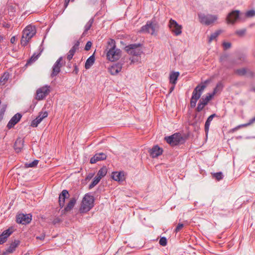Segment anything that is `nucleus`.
Here are the masks:
<instances>
[{
  "instance_id": "obj_1",
  "label": "nucleus",
  "mask_w": 255,
  "mask_h": 255,
  "mask_svg": "<svg viewBox=\"0 0 255 255\" xmlns=\"http://www.w3.org/2000/svg\"><path fill=\"white\" fill-rule=\"evenodd\" d=\"M190 122H188V125L186 123L185 124V126L187 128V133H184V135H182L181 133L179 132L175 133L171 135L165 137V140L171 146H175L184 143L185 140L190 135Z\"/></svg>"
},
{
  "instance_id": "obj_2",
  "label": "nucleus",
  "mask_w": 255,
  "mask_h": 255,
  "mask_svg": "<svg viewBox=\"0 0 255 255\" xmlns=\"http://www.w3.org/2000/svg\"><path fill=\"white\" fill-rule=\"evenodd\" d=\"M107 59L111 61H115L120 59L121 55V51L116 48L115 40L110 39L108 42L107 46Z\"/></svg>"
},
{
  "instance_id": "obj_3",
  "label": "nucleus",
  "mask_w": 255,
  "mask_h": 255,
  "mask_svg": "<svg viewBox=\"0 0 255 255\" xmlns=\"http://www.w3.org/2000/svg\"><path fill=\"white\" fill-rule=\"evenodd\" d=\"M245 60L246 56L243 54H238L237 58L232 60H229L227 55H223L220 57L222 64L227 69H231L235 65L242 64Z\"/></svg>"
},
{
  "instance_id": "obj_4",
  "label": "nucleus",
  "mask_w": 255,
  "mask_h": 255,
  "mask_svg": "<svg viewBox=\"0 0 255 255\" xmlns=\"http://www.w3.org/2000/svg\"><path fill=\"white\" fill-rule=\"evenodd\" d=\"M94 196L90 193H86L82 201L80 212L84 213L89 211L94 207Z\"/></svg>"
},
{
  "instance_id": "obj_5",
  "label": "nucleus",
  "mask_w": 255,
  "mask_h": 255,
  "mask_svg": "<svg viewBox=\"0 0 255 255\" xmlns=\"http://www.w3.org/2000/svg\"><path fill=\"white\" fill-rule=\"evenodd\" d=\"M36 34V29L35 26L31 25H27L23 30L21 44L22 46L27 45L29 41Z\"/></svg>"
},
{
  "instance_id": "obj_6",
  "label": "nucleus",
  "mask_w": 255,
  "mask_h": 255,
  "mask_svg": "<svg viewBox=\"0 0 255 255\" xmlns=\"http://www.w3.org/2000/svg\"><path fill=\"white\" fill-rule=\"evenodd\" d=\"M141 46L142 44L140 43L131 44L126 46L125 49L128 54L138 56L142 53Z\"/></svg>"
},
{
  "instance_id": "obj_7",
  "label": "nucleus",
  "mask_w": 255,
  "mask_h": 255,
  "mask_svg": "<svg viewBox=\"0 0 255 255\" xmlns=\"http://www.w3.org/2000/svg\"><path fill=\"white\" fill-rule=\"evenodd\" d=\"M199 21L203 24L209 25L213 23L218 18L217 15L212 14H205L203 13L198 14Z\"/></svg>"
},
{
  "instance_id": "obj_8",
  "label": "nucleus",
  "mask_w": 255,
  "mask_h": 255,
  "mask_svg": "<svg viewBox=\"0 0 255 255\" xmlns=\"http://www.w3.org/2000/svg\"><path fill=\"white\" fill-rule=\"evenodd\" d=\"M206 87L205 84L201 83L194 89L192 92V108L196 106L197 101L200 98Z\"/></svg>"
},
{
  "instance_id": "obj_9",
  "label": "nucleus",
  "mask_w": 255,
  "mask_h": 255,
  "mask_svg": "<svg viewBox=\"0 0 255 255\" xmlns=\"http://www.w3.org/2000/svg\"><path fill=\"white\" fill-rule=\"evenodd\" d=\"M168 26L170 31L176 36L180 35L182 32V26L172 18L169 20Z\"/></svg>"
},
{
  "instance_id": "obj_10",
  "label": "nucleus",
  "mask_w": 255,
  "mask_h": 255,
  "mask_svg": "<svg viewBox=\"0 0 255 255\" xmlns=\"http://www.w3.org/2000/svg\"><path fill=\"white\" fill-rule=\"evenodd\" d=\"M50 86L45 85L36 91V99L38 100H43L50 92Z\"/></svg>"
},
{
  "instance_id": "obj_11",
  "label": "nucleus",
  "mask_w": 255,
  "mask_h": 255,
  "mask_svg": "<svg viewBox=\"0 0 255 255\" xmlns=\"http://www.w3.org/2000/svg\"><path fill=\"white\" fill-rule=\"evenodd\" d=\"M16 222L22 225L29 224L32 220V215L30 214H19L16 217Z\"/></svg>"
},
{
  "instance_id": "obj_12",
  "label": "nucleus",
  "mask_w": 255,
  "mask_h": 255,
  "mask_svg": "<svg viewBox=\"0 0 255 255\" xmlns=\"http://www.w3.org/2000/svg\"><path fill=\"white\" fill-rule=\"evenodd\" d=\"M240 11L239 10H232L228 13L226 21L228 23H235L240 18Z\"/></svg>"
},
{
  "instance_id": "obj_13",
  "label": "nucleus",
  "mask_w": 255,
  "mask_h": 255,
  "mask_svg": "<svg viewBox=\"0 0 255 255\" xmlns=\"http://www.w3.org/2000/svg\"><path fill=\"white\" fill-rule=\"evenodd\" d=\"M62 60L63 58L60 57L53 65L52 73L51 74V77L52 78L56 77L60 72L61 68L62 66V64L61 63Z\"/></svg>"
},
{
  "instance_id": "obj_14",
  "label": "nucleus",
  "mask_w": 255,
  "mask_h": 255,
  "mask_svg": "<svg viewBox=\"0 0 255 255\" xmlns=\"http://www.w3.org/2000/svg\"><path fill=\"white\" fill-rule=\"evenodd\" d=\"M22 115L20 113L15 114L8 122L6 127L10 129L12 128L20 120Z\"/></svg>"
},
{
  "instance_id": "obj_15",
  "label": "nucleus",
  "mask_w": 255,
  "mask_h": 255,
  "mask_svg": "<svg viewBox=\"0 0 255 255\" xmlns=\"http://www.w3.org/2000/svg\"><path fill=\"white\" fill-rule=\"evenodd\" d=\"M20 243L19 240H14V242L10 244L9 247L2 253V255H8L13 253L15 251L16 248L19 245Z\"/></svg>"
},
{
  "instance_id": "obj_16",
  "label": "nucleus",
  "mask_w": 255,
  "mask_h": 255,
  "mask_svg": "<svg viewBox=\"0 0 255 255\" xmlns=\"http://www.w3.org/2000/svg\"><path fill=\"white\" fill-rule=\"evenodd\" d=\"M48 116V113L46 111L40 112L38 116L34 120H33L30 126L32 127H37L38 125L42 121L43 119Z\"/></svg>"
},
{
  "instance_id": "obj_17",
  "label": "nucleus",
  "mask_w": 255,
  "mask_h": 255,
  "mask_svg": "<svg viewBox=\"0 0 255 255\" xmlns=\"http://www.w3.org/2000/svg\"><path fill=\"white\" fill-rule=\"evenodd\" d=\"M13 233L12 228H8L4 230L0 234V245H2L7 241L8 237Z\"/></svg>"
},
{
  "instance_id": "obj_18",
  "label": "nucleus",
  "mask_w": 255,
  "mask_h": 255,
  "mask_svg": "<svg viewBox=\"0 0 255 255\" xmlns=\"http://www.w3.org/2000/svg\"><path fill=\"white\" fill-rule=\"evenodd\" d=\"M162 148H160L157 145L153 146L149 150L150 155L152 158L157 157L162 154Z\"/></svg>"
},
{
  "instance_id": "obj_19",
  "label": "nucleus",
  "mask_w": 255,
  "mask_h": 255,
  "mask_svg": "<svg viewBox=\"0 0 255 255\" xmlns=\"http://www.w3.org/2000/svg\"><path fill=\"white\" fill-rule=\"evenodd\" d=\"M107 155L103 152L97 153L95 155L90 159V163L92 164L95 163L97 161L106 159Z\"/></svg>"
},
{
  "instance_id": "obj_20",
  "label": "nucleus",
  "mask_w": 255,
  "mask_h": 255,
  "mask_svg": "<svg viewBox=\"0 0 255 255\" xmlns=\"http://www.w3.org/2000/svg\"><path fill=\"white\" fill-rule=\"evenodd\" d=\"M69 197L68 191L67 190H63L59 196V203L61 208H63L65 204V201L66 198Z\"/></svg>"
},
{
  "instance_id": "obj_21",
  "label": "nucleus",
  "mask_w": 255,
  "mask_h": 255,
  "mask_svg": "<svg viewBox=\"0 0 255 255\" xmlns=\"http://www.w3.org/2000/svg\"><path fill=\"white\" fill-rule=\"evenodd\" d=\"M24 140L20 137L17 138L14 144V149L17 153L20 152L24 146Z\"/></svg>"
},
{
  "instance_id": "obj_22",
  "label": "nucleus",
  "mask_w": 255,
  "mask_h": 255,
  "mask_svg": "<svg viewBox=\"0 0 255 255\" xmlns=\"http://www.w3.org/2000/svg\"><path fill=\"white\" fill-rule=\"evenodd\" d=\"M79 41H77L74 45L69 50L67 56V58L69 61H70L72 59L76 51L79 49Z\"/></svg>"
},
{
  "instance_id": "obj_23",
  "label": "nucleus",
  "mask_w": 255,
  "mask_h": 255,
  "mask_svg": "<svg viewBox=\"0 0 255 255\" xmlns=\"http://www.w3.org/2000/svg\"><path fill=\"white\" fill-rule=\"evenodd\" d=\"M180 73L179 72L172 71L169 74V82L172 85H176Z\"/></svg>"
},
{
  "instance_id": "obj_24",
  "label": "nucleus",
  "mask_w": 255,
  "mask_h": 255,
  "mask_svg": "<svg viewBox=\"0 0 255 255\" xmlns=\"http://www.w3.org/2000/svg\"><path fill=\"white\" fill-rule=\"evenodd\" d=\"M122 68V66L121 64H116L109 68V71L112 75H115L121 71Z\"/></svg>"
},
{
  "instance_id": "obj_25",
  "label": "nucleus",
  "mask_w": 255,
  "mask_h": 255,
  "mask_svg": "<svg viewBox=\"0 0 255 255\" xmlns=\"http://www.w3.org/2000/svg\"><path fill=\"white\" fill-rule=\"evenodd\" d=\"M235 73L239 76H244L247 74L248 76L250 77H253L254 74L252 71H247V69L245 68L235 70Z\"/></svg>"
},
{
  "instance_id": "obj_26",
  "label": "nucleus",
  "mask_w": 255,
  "mask_h": 255,
  "mask_svg": "<svg viewBox=\"0 0 255 255\" xmlns=\"http://www.w3.org/2000/svg\"><path fill=\"white\" fill-rule=\"evenodd\" d=\"M77 199L74 197L72 198L69 202L68 203L67 206L64 208L65 212H69L71 211L74 207Z\"/></svg>"
},
{
  "instance_id": "obj_27",
  "label": "nucleus",
  "mask_w": 255,
  "mask_h": 255,
  "mask_svg": "<svg viewBox=\"0 0 255 255\" xmlns=\"http://www.w3.org/2000/svg\"><path fill=\"white\" fill-rule=\"evenodd\" d=\"M158 24L156 22L153 20L150 21V30L152 35H157L156 31L158 30Z\"/></svg>"
},
{
  "instance_id": "obj_28",
  "label": "nucleus",
  "mask_w": 255,
  "mask_h": 255,
  "mask_svg": "<svg viewBox=\"0 0 255 255\" xmlns=\"http://www.w3.org/2000/svg\"><path fill=\"white\" fill-rule=\"evenodd\" d=\"M217 117L216 114H213L210 115L207 119L205 124V131L206 133L209 131V127L211 121L213 120L214 117Z\"/></svg>"
},
{
  "instance_id": "obj_29",
  "label": "nucleus",
  "mask_w": 255,
  "mask_h": 255,
  "mask_svg": "<svg viewBox=\"0 0 255 255\" xmlns=\"http://www.w3.org/2000/svg\"><path fill=\"white\" fill-rule=\"evenodd\" d=\"M95 61V58L94 55L90 56L86 60L85 68L86 69H89L94 63Z\"/></svg>"
},
{
  "instance_id": "obj_30",
  "label": "nucleus",
  "mask_w": 255,
  "mask_h": 255,
  "mask_svg": "<svg viewBox=\"0 0 255 255\" xmlns=\"http://www.w3.org/2000/svg\"><path fill=\"white\" fill-rule=\"evenodd\" d=\"M112 178L118 181H123L125 179L124 175L121 172H115L112 174Z\"/></svg>"
},
{
  "instance_id": "obj_31",
  "label": "nucleus",
  "mask_w": 255,
  "mask_h": 255,
  "mask_svg": "<svg viewBox=\"0 0 255 255\" xmlns=\"http://www.w3.org/2000/svg\"><path fill=\"white\" fill-rule=\"evenodd\" d=\"M140 32L146 33H150V21H147L145 25L142 26L140 30Z\"/></svg>"
},
{
  "instance_id": "obj_32",
  "label": "nucleus",
  "mask_w": 255,
  "mask_h": 255,
  "mask_svg": "<svg viewBox=\"0 0 255 255\" xmlns=\"http://www.w3.org/2000/svg\"><path fill=\"white\" fill-rule=\"evenodd\" d=\"M207 104L208 103L206 101L201 98L198 104L196 110L198 112L201 111L204 109V107L207 105Z\"/></svg>"
},
{
  "instance_id": "obj_33",
  "label": "nucleus",
  "mask_w": 255,
  "mask_h": 255,
  "mask_svg": "<svg viewBox=\"0 0 255 255\" xmlns=\"http://www.w3.org/2000/svg\"><path fill=\"white\" fill-rule=\"evenodd\" d=\"M107 173V167L104 166L101 168H100V169L98 171L97 176L99 177H101V179H102L106 175Z\"/></svg>"
},
{
  "instance_id": "obj_34",
  "label": "nucleus",
  "mask_w": 255,
  "mask_h": 255,
  "mask_svg": "<svg viewBox=\"0 0 255 255\" xmlns=\"http://www.w3.org/2000/svg\"><path fill=\"white\" fill-rule=\"evenodd\" d=\"M94 18H91L89 21L85 25V30L83 33V34H85L91 28L93 22H94Z\"/></svg>"
},
{
  "instance_id": "obj_35",
  "label": "nucleus",
  "mask_w": 255,
  "mask_h": 255,
  "mask_svg": "<svg viewBox=\"0 0 255 255\" xmlns=\"http://www.w3.org/2000/svg\"><path fill=\"white\" fill-rule=\"evenodd\" d=\"M9 77L8 73L5 72L0 78V85H4Z\"/></svg>"
},
{
  "instance_id": "obj_36",
  "label": "nucleus",
  "mask_w": 255,
  "mask_h": 255,
  "mask_svg": "<svg viewBox=\"0 0 255 255\" xmlns=\"http://www.w3.org/2000/svg\"><path fill=\"white\" fill-rule=\"evenodd\" d=\"M40 54L34 53L31 58L27 61L26 65L30 64L35 62L39 57Z\"/></svg>"
},
{
  "instance_id": "obj_37",
  "label": "nucleus",
  "mask_w": 255,
  "mask_h": 255,
  "mask_svg": "<svg viewBox=\"0 0 255 255\" xmlns=\"http://www.w3.org/2000/svg\"><path fill=\"white\" fill-rule=\"evenodd\" d=\"M221 32V30H217L216 32L212 33L209 38L208 42L210 43L213 40L216 39V38L219 35Z\"/></svg>"
},
{
  "instance_id": "obj_38",
  "label": "nucleus",
  "mask_w": 255,
  "mask_h": 255,
  "mask_svg": "<svg viewBox=\"0 0 255 255\" xmlns=\"http://www.w3.org/2000/svg\"><path fill=\"white\" fill-rule=\"evenodd\" d=\"M101 177H99L97 176H96L93 179V181L91 182V183L89 185V188L90 189L93 188L94 187H95L100 181Z\"/></svg>"
},
{
  "instance_id": "obj_39",
  "label": "nucleus",
  "mask_w": 255,
  "mask_h": 255,
  "mask_svg": "<svg viewBox=\"0 0 255 255\" xmlns=\"http://www.w3.org/2000/svg\"><path fill=\"white\" fill-rule=\"evenodd\" d=\"M39 160L37 159H35L32 162L30 163H26L25 164V167L26 168L29 167H36L38 163Z\"/></svg>"
},
{
  "instance_id": "obj_40",
  "label": "nucleus",
  "mask_w": 255,
  "mask_h": 255,
  "mask_svg": "<svg viewBox=\"0 0 255 255\" xmlns=\"http://www.w3.org/2000/svg\"><path fill=\"white\" fill-rule=\"evenodd\" d=\"M215 95V92H212V93H208V95L206 96L205 98H204V96L202 98L205 101H206L207 103L211 100V99L213 98V97Z\"/></svg>"
},
{
  "instance_id": "obj_41",
  "label": "nucleus",
  "mask_w": 255,
  "mask_h": 255,
  "mask_svg": "<svg viewBox=\"0 0 255 255\" xmlns=\"http://www.w3.org/2000/svg\"><path fill=\"white\" fill-rule=\"evenodd\" d=\"M213 177L218 181H220L223 178L224 176L222 172H219L215 173L213 175Z\"/></svg>"
},
{
  "instance_id": "obj_42",
  "label": "nucleus",
  "mask_w": 255,
  "mask_h": 255,
  "mask_svg": "<svg viewBox=\"0 0 255 255\" xmlns=\"http://www.w3.org/2000/svg\"><path fill=\"white\" fill-rule=\"evenodd\" d=\"M246 16L248 17H252L255 16V10H250L246 13Z\"/></svg>"
},
{
  "instance_id": "obj_43",
  "label": "nucleus",
  "mask_w": 255,
  "mask_h": 255,
  "mask_svg": "<svg viewBox=\"0 0 255 255\" xmlns=\"http://www.w3.org/2000/svg\"><path fill=\"white\" fill-rule=\"evenodd\" d=\"M159 244L162 246H165L167 245V239L165 237H161L159 242Z\"/></svg>"
},
{
  "instance_id": "obj_44",
  "label": "nucleus",
  "mask_w": 255,
  "mask_h": 255,
  "mask_svg": "<svg viewBox=\"0 0 255 255\" xmlns=\"http://www.w3.org/2000/svg\"><path fill=\"white\" fill-rule=\"evenodd\" d=\"M222 89V86L221 84H218L216 87L214 89L213 92H215V95L217 94L218 92L221 91Z\"/></svg>"
},
{
  "instance_id": "obj_45",
  "label": "nucleus",
  "mask_w": 255,
  "mask_h": 255,
  "mask_svg": "<svg viewBox=\"0 0 255 255\" xmlns=\"http://www.w3.org/2000/svg\"><path fill=\"white\" fill-rule=\"evenodd\" d=\"M246 31V30L245 29H240V30H237L235 32V33L237 35H238V36L241 37V36H243L245 34Z\"/></svg>"
},
{
  "instance_id": "obj_46",
  "label": "nucleus",
  "mask_w": 255,
  "mask_h": 255,
  "mask_svg": "<svg viewBox=\"0 0 255 255\" xmlns=\"http://www.w3.org/2000/svg\"><path fill=\"white\" fill-rule=\"evenodd\" d=\"M223 46L225 50L229 49L231 47V43L228 42H224L223 43Z\"/></svg>"
},
{
  "instance_id": "obj_47",
  "label": "nucleus",
  "mask_w": 255,
  "mask_h": 255,
  "mask_svg": "<svg viewBox=\"0 0 255 255\" xmlns=\"http://www.w3.org/2000/svg\"><path fill=\"white\" fill-rule=\"evenodd\" d=\"M254 122H255V117L253 118L252 119H250L248 123L243 124V126L246 127L250 126L251 125L253 124Z\"/></svg>"
},
{
  "instance_id": "obj_48",
  "label": "nucleus",
  "mask_w": 255,
  "mask_h": 255,
  "mask_svg": "<svg viewBox=\"0 0 255 255\" xmlns=\"http://www.w3.org/2000/svg\"><path fill=\"white\" fill-rule=\"evenodd\" d=\"M183 226H184L183 224H182V223L178 224V225L176 226L174 232L176 233L179 232L182 229V228L183 227Z\"/></svg>"
},
{
  "instance_id": "obj_49",
  "label": "nucleus",
  "mask_w": 255,
  "mask_h": 255,
  "mask_svg": "<svg viewBox=\"0 0 255 255\" xmlns=\"http://www.w3.org/2000/svg\"><path fill=\"white\" fill-rule=\"evenodd\" d=\"M92 42L91 41H88L87 43H86V44L85 45V50L86 51H88L89 50H90V49L91 48V46H92Z\"/></svg>"
},
{
  "instance_id": "obj_50",
  "label": "nucleus",
  "mask_w": 255,
  "mask_h": 255,
  "mask_svg": "<svg viewBox=\"0 0 255 255\" xmlns=\"http://www.w3.org/2000/svg\"><path fill=\"white\" fill-rule=\"evenodd\" d=\"M74 69L73 71V73L77 74L79 72V68L76 64H74Z\"/></svg>"
},
{
  "instance_id": "obj_51",
  "label": "nucleus",
  "mask_w": 255,
  "mask_h": 255,
  "mask_svg": "<svg viewBox=\"0 0 255 255\" xmlns=\"http://www.w3.org/2000/svg\"><path fill=\"white\" fill-rule=\"evenodd\" d=\"M175 85H172L170 89H169V93H168V94H170L172 93V92L174 90V88H175Z\"/></svg>"
},
{
  "instance_id": "obj_52",
  "label": "nucleus",
  "mask_w": 255,
  "mask_h": 255,
  "mask_svg": "<svg viewBox=\"0 0 255 255\" xmlns=\"http://www.w3.org/2000/svg\"><path fill=\"white\" fill-rule=\"evenodd\" d=\"M43 49H44V48L43 47V45H42V44H41L39 47V52L38 54H40V55H41V53L42 52V51H43Z\"/></svg>"
},
{
  "instance_id": "obj_53",
  "label": "nucleus",
  "mask_w": 255,
  "mask_h": 255,
  "mask_svg": "<svg viewBox=\"0 0 255 255\" xmlns=\"http://www.w3.org/2000/svg\"><path fill=\"white\" fill-rule=\"evenodd\" d=\"M242 127H244V126H243V125H239V126L236 127V128H233L232 129V131H235L238 130V129H239L240 128H242Z\"/></svg>"
},
{
  "instance_id": "obj_54",
  "label": "nucleus",
  "mask_w": 255,
  "mask_h": 255,
  "mask_svg": "<svg viewBox=\"0 0 255 255\" xmlns=\"http://www.w3.org/2000/svg\"><path fill=\"white\" fill-rule=\"evenodd\" d=\"M44 238H45V235L42 234V235H40V236L37 237L36 239L40 240H44Z\"/></svg>"
},
{
  "instance_id": "obj_55",
  "label": "nucleus",
  "mask_w": 255,
  "mask_h": 255,
  "mask_svg": "<svg viewBox=\"0 0 255 255\" xmlns=\"http://www.w3.org/2000/svg\"><path fill=\"white\" fill-rule=\"evenodd\" d=\"M74 0H71V1H73ZM70 1V0H65V3H64V5L65 7H67L69 1Z\"/></svg>"
},
{
  "instance_id": "obj_56",
  "label": "nucleus",
  "mask_w": 255,
  "mask_h": 255,
  "mask_svg": "<svg viewBox=\"0 0 255 255\" xmlns=\"http://www.w3.org/2000/svg\"><path fill=\"white\" fill-rule=\"evenodd\" d=\"M15 41V36H12L11 38H10V42L11 43H14V42Z\"/></svg>"
},
{
  "instance_id": "obj_57",
  "label": "nucleus",
  "mask_w": 255,
  "mask_h": 255,
  "mask_svg": "<svg viewBox=\"0 0 255 255\" xmlns=\"http://www.w3.org/2000/svg\"><path fill=\"white\" fill-rule=\"evenodd\" d=\"M4 110H3V111L0 113V122L1 121V120L3 118V115L4 114Z\"/></svg>"
},
{
  "instance_id": "obj_58",
  "label": "nucleus",
  "mask_w": 255,
  "mask_h": 255,
  "mask_svg": "<svg viewBox=\"0 0 255 255\" xmlns=\"http://www.w3.org/2000/svg\"><path fill=\"white\" fill-rule=\"evenodd\" d=\"M93 176V174H89L86 177V179H90L91 178H92Z\"/></svg>"
},
{
  "instance_id": "obj_59",
  "label": "nucleus",
  "mask_w": 255,
  "mask_h": 255,
  "mask_svg": "<svg viewBox=\"0 0 255 255\" xmlns=\"http://www.w3.org/2000/svg\"><path fill=\"white\" fill-rule=\"evenodd\" d=\"M192 127L195 126L196 127H197V128H198V126L197 123H194V124L192 123Z\"/></svg>"
},
{
  "instance_id": "obj_60",
  "label": "nucleus",
  "mask_w": 255,
  "mask_h": 255,
  "mask_svg": "<svg viewBox=\"0 0 255 255\" xmlns=\"http://www.w3.org/2000/svg\"><path fill=\"white\" fill-rule=\"evenodd\" d=\"M135 61H136V60L134 58H132V59H131V61L132 63L134 62Z\"/></svg>"
},
{
  "instance_id": "obj_61",
  "label": "nucleus",
  "mask_w": 255,
  "mask_h": 255,
  "mask_svg": "<svg viewBox=\"0 0 255 255\" xmlns=\"http://www.w3.org/2000/svg\"><path fill=\"white\" fill-rule=\"evenodd\" d=\"M4 26H5V27H6L8 28V27H9L10 25H9V24H6L5 25H4Z\"/></svg>"
},
{
  "instance_id": "obj_62",
  "label": "nucleus",
  "mask_w": 255,
  "mask_h": 255,
  "mask_svg": "<svg viewBox=\"0 0 255 255\" xmlns=\"http://www.w3.org/2000/svg\"><path fill=\"white\" fill-rule=\"evenodd\" d=\"M92 0V2L93 3H95V2H96L98 0Z\"/></svg>"
},
{
  "instance_id": "obj_63",
  "label": "nucleus",
  "mask_w": 255,
  "mask_h": 255,
  "mask_svg": "<svg viewBox=\"0 0 255 255\" xmlns=\"http://www.w3.org/2000/svg\"><path fill=\"white\" fill-rule=\"evenodd\" d=\"M3 39V37L1 35H0V41L2 40Z\"/></svg>"
},
{
  "instance_id": "obj_64",
  "label": "nucleus",
  "mask_w": 255,
  "mask_h": 255,
  "mask_svg": "<svg viewBox=\"0 0 255 255\" xmlns=\"http://www.w3.org/2000/svg\"><path fill=\"white\" fill-rule=\"evenodd\" d=\"M252 90H253V91L255 92V88H253V89H252Z\"/></svg>"
}]
</instances>
